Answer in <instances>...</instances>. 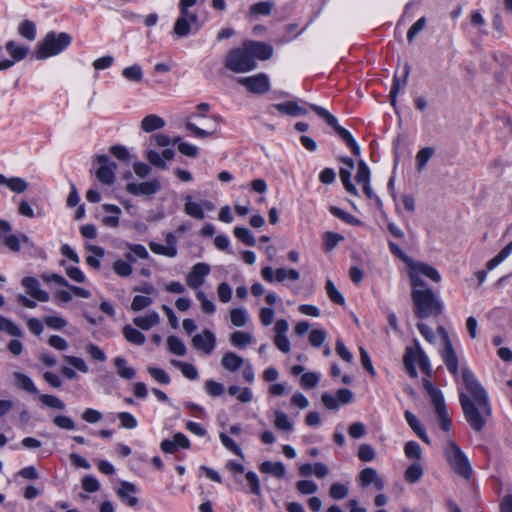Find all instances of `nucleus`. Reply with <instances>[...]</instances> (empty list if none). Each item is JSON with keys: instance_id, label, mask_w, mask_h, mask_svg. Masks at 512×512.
Returning a JSON list of instances; mask_svg holds the SVG:
<instances>
[{"instance_id": "nucleus-52", "label": "nucleus", "mask_w": 512, "mask_h": 512, "mask_svg": "<svg viewBox=\"0 0 512 512\" xmlns=\"http://www.w3.org/2000/svg\"><path fill=\"white\" fill-rule=\"evenodd\" d=\"M173 144H178V150L181 154L188 157H196L198 154V148L187 142L181 141L180 137L173 139Z\"/></svg>"}, {"instance_id": "nucleus-1", "label": "nucleus", "mask_w": 512, "mask_h": 512, "mask_svg": "<svg viewBox=\"0 0 512 512\" xmlns=\"http://www.w3.org/2000/svg\"><path fill=\"white\" fill-rule=\"evenodd\" d=\"M462 379L468 393L459 392V402L464 417L474 431H481L488 417L491 406L486 390L467 368L462 370Z\"/></svg>"}, {"instance_id": "nucleus-64", "label": "nucleus", "mask_w": 512, "mask_h": 512, "mask_svg": "<svg viewBox=\"0 0 512 512\" xmlns=\"http://www.w3.org/2000/svg\"><path fill=\"white\" fill-rule=\"evenodd\" d=\"M117 417L120 421L121 427L125 429H134L138 425L137 419L128 412H120Z\"/></svg>"}, {"instance_id": "nucleus-3", "label": "nucleus", "mask_w": 512, "mask_h": 512, "mask_svg": "<svg viewBox=\"0 0 512 512\" xmlns=\"http://www.w3.org/2000/svg\"><path fill=\"white\" fill-rule=\"evenodd\" d=\"M411 297L416 317L425 319L437 317L442 313V304L430 288H413Z\"/></svg>"}, {"instance_id": "nucleus-39", "label": "nucleus", "mask_w": 512, "mask_h": 512, "mask_svg": "<svg viewBox=\"0 0 512 512\" xmlns=\"http://www.w3.org/2000/svg\"><path fill=\"white\" fill-rule=\"evenodd\" d=\"M5 48L15 61L24 59L28 54V49L26 47L18 45L13 41L7 42Z\"/></svg>"}, {"instance_id": "nucleus-23", "label": "nucleus", "mask_w": 512, "mask_h": 512, "mask_svg": "<svg viewBox=\"0 0 512 512\" xmlns=\"http://www.w3.org/2000/svg\"><path fill=\"white\" fill-rule=\"evenodd\" d=\"M160 322L157 312L152 311L145 316H138L133 319V323L142 330H149Z\"/></svg>"}, {"instance_id": "nucleus-50", "label": "nucleus", "mask_w": 512, "mask_h": 512, "mask_svg": "<svg viewBox=\"0 0 512 512\" xmlns=\"http://www.w3.org/2000/svg\"><path fill=\"white\" fill-rule=\"evenodd\" d=\"M122 75L127 80L134 82H140L143 78L142 68L137 64L124 68Z\"/></svg>"}, {"instance_id": "nucleus-58", "label": "nucleus", "mask_w": 512, "mask_h": 512, "mask_svg": "<svg viewBox=\"0 0 512 512\" xmlns=\"http://www.w3.org/2000/svg\"><path fill=\"white\" fill-rule=\"evenodd\" d=\"M427 20L425 17L419 18L408 30L407 40L412 43L419 32L426 27Z\"/></svg>"}, {"instance_id": "nucleus-36", "label": "nucleus", "mask_w": 512, "mask_h": 512, "mask_svg": "<svg viewBox=\"0 0 512 512\" xmlns=\"http://www.w3.org/2000/svg\"><path fill=\"white\" fill-rule=\"evenodd\" d=\"M434 154L435 149L433 147H425L418 151L416 154V167L419 172L426 167L427 162Z\"/></svg>"}, {"instance_id": "nucleus-29", "label": "nucleus", "mask_w": 512, "mask_h": 512, "mask_svg": "<svg viewBox=\"0 0 512 512\" xmlns=\"http://www.w3.org/2000/svg\"><path fill=\"white\" fill-rule=\"evenodd\" d=\"M103 209L106 212H111L114 214L111 216H105L102 219L103 224L107 227L116 228L119 225V215L121 214L120 208L113 204H104Z\"/></svg>"}, {"instance_id": "nucleus-15", "label": "nucleus", "mask_w": 512, "mask_h": 512, "mask_svg": "<svg viewBox=\"0 0 512 512\" xmlns=\"http://www.w3.org/2000/svg\"><path fill=\"white\" fill-rule=\"evenodd\" d=\"M359 482L361 486L367 487L371 484L375 486L377 490H383L385 483L383 479L378 475L376 469L367 467L359 473Z\"/></svg>"}, {"instance_id": "nucleus-8", "label": "nucleus", "mask_w": 512, "mask_h": 512, "mask_svg": "<svg viewBox=\"0 0 512 512\" xmlns=\"http://www.w3.org/2000/svg\"><path fill=\"white\" fill-rule=\"evenodd\" d=\"M237 83L254 94H264L270 90V81L265 73L238 78Z\"/></svg>"}, {"instance_id": "nucleus-37", "label": "nucleus", "mask_w": 512, "mask_h": 512, "mask_svg": "<svg viewBox=\"0 0 512 512\" xmlns=\"http://www.w3.org/2000/svg\"><path fill=\"white\" fill-rule=\"evenodd\" d=\"M512 253V241L508 243L494 258L486 263L488 270H493Z\"/></svg>"}, {"instance_id": "nucleus-41", "label": "nucleus", "mask_w": 512, "mask_h": 512, "mask_svg": "<svg viewBox=\"0 0 512 512\" xmlns=\"http://www.w3.org/2000/svg\"><path fill=\"white\" fill-rule=\"evenodd\" d=\"M414 353L416 355V361L418 362V365H419L420 369L422 370V372L424 374H426L427 376H430L431 367H430L429 359L417 342H416V349H415Z\"/></svg>"}, {"instance_id": "nucleus-7", "label": "nucleus", "mask_w": 512, "mask_h": 512, "mask_svg": "<svg viewBox=\"0 0 512 512\" xmlns=\"http://www.w3.org/2000/svg\"><path fill=\"white\" fill-rule=\"evenodd\" d=\"M409 268H410L409 276H410V280H411V284H412L413 288L426 287V283L422 280L420 275H424V276L430 278L431 280H433L434 282H440V280H441V276L438 273V271L434 267H432L426 263H422V262L414 263L412 261L409 265Z\"/></svg>"}, {"instance_id": "nucleus-51", "label": "nucleus", "mask_w": 512, "mask_h": 512, "mask_svg": "<svg viewBox=\"0 0 512 512\" xmlns=\"http://www.w3.org/2000/svg\"><path fill=\"white\" fill-rule=\"evenodd\" d=\"M329 210L332 215H334L335 217L341 219L342 221H344L348 224L358 225L360 223V221L356 217H354L352 214L342 210L341 208H339L337 206H331L329 208Z\"/></svg>"}, {"instance_id": "nucleus-63", "label": "nucleus", "mask_w": 512, "mask_h": 512, "mask_svg": "<svg viewBox=\"0 0 512 512\" xmlns=\"http://www.w3.org/2000/svg\"><path fill=\"white\" fill-rule=\"evenodd\" d=\"M319 376L315 372L303 373L300 378V383L303 388L311 389L318 385Z\"/></svg>"}, {"instance_id": "nucleus-35", "label": "nucleus", "mask_w": 512, "mask_h": 512, "mask_svg": "<svg viewBox=\"0 0 512 512\" xmlns=\"http://www.w3.org/2000/svg\"><path fill=\"white\" fill-rule=\"evenodd\" d=\"M423 467L420 463L414 462L407 467L404 477L408 483L414 484L423 476Z\"/></svg>"}, {"instance_id": "nucleus-6", "label": "nucleus", "mask_w": 512, "mask_h": 512, "mask_svg": "<svg viewBox=\"0 0 512 512\" xmlns=\"http://www.w3.org/2000/svg\"><path fill=\"white\" fill-rule=\"evenodd\" d=\"M310 107L319 117L323 118L326 121V123L334 129V131L351 148L352 153L354 155L358 156L360 154L359 145L357 144L351 133L338 124V120L334 115H332L325 108L318 106L316 104H311Z\"/></svg>"}, {"instance_id": "nucleus-44", "label": "nucleus", "mask_w": 512, "mask_h": 512, "mask_svg": "<svg viewBox=\"0 0 512 512\" xmlns=\"http://www.w3.org/2000/svg\"><path fill=\"white\" fill-rule=\"evenodd\" d=\"M326 292L329 297V299L338 305H344L345 299L343 295L338 291L337 287L333 283L332 280L328 279L326 281Z\"/></svg>"}, {"instance_id": "nucleus-11", "label": "nucleus", "mask_w": 512, "mask_h": 512, "mask_svg": "<svg viewBox=\"0 0 512 512\" xmlns=\"http://www.w3.org/2000/svg\"><path fill=\"white\" fill-rule=\"evenodd\" d=\"M161 189V182L158 179H152L141 183H128L126 191L134 196H151Z\"/></svg>"}, {"instance_id": "nucleus-30", "label": "nucleus", "mask_w": 512, "mask_h": 512, "mask_svg": "<svg viewBox=\"0 0 512 512\" xmlns=\"http://www.w3.org/2000/svg\"><path fill=\"white\" fill-rule=\"evenodd\" d=\"M434 409H435V412H436V414L438 416V419L440 421L441 428L444 431H449L451 429L452 422H451L450 416L448 414L445 401L437 403L436 405H434Z\"/></svg>"}, {"instance_id": "nucleus-55", "label": "nucleus", "mask_w": 512, "mask_h": 512, "mask_svg": "<svg viewBox=\"0 0 512 512\" xmlns=\"http://www.w3.org/2000/svg\"><path fill=\"white\" fill-rule=\"evenodd\" d=\"M112 267L113 271L121 277H128L132 274L133 271L131 264L122 259L116 260Z\"/></svg>"}, {"instance_id": "nucleus-24", "label": "nucleus", "mask_w": 512, "mask_h": 512, "mask_svg": "<svg viewBox=\"0 0 512 512\" xmlns=\"http://www.w3.org/2000/svg\"><path fill=\"white\" fill-rule=\"evenodd\" d=\"M114 365L118 376L122 379L131 380L136 376L135 369L127 365V360L124 357H116L114 359Z\"/></svg>"}, {"instance_id": "nucleus-31", "label": "nucleus", "mask_w": 512, "mask_h": 512, "mask_svg": "<svg viewBox=\"0 0 512 512\" xmlns=\"http://www.w3.org/2000/svg\"><path fill=\"white\" fill-rule=\"evenodd\" d=\"M193 26L198 28V23H192L190 20L184 18H177L173 27V32L178 37H186L190 34Z\"/></svg>"}, {"instance_id": "nucleus-25", "label": "nucleus", "mask_w": 512, "mask_h": 512, "mask_svg": "<svg viewBox=\"0 0 512 512\" xmlns=\"http://www.w3.org/2000/svg\"><path fill=\"white\" fill-rule=\"evenodd\" d=\"M259 469L262 473L271 474L279 479L283 478L286 473L285 466L281 462L265 461L261 463Z\"/></svg>"}, {"instance_id": "nucleus-59", "label": "nucleus", "mask_w": 512, "mask_h": 512, "mask_svg": "<svg viewBox=\"0 0 512 512\" xmlns=\"http://www.w3.org/2000/svg\"><path fill=\"white\" fill-rule=\"evenodd\" d=\"M348 493V487L340 483H333L329 489L330 496L335 500H341L346 498Z\"/></svg>"}, {"instance_id": "nucleus-57", "label": "nucleus", "mask_w": 512, "mask_h": 512, "mask_svg": "<svg viewBox=\"0 0 512 512\" xmlns=\"http://www.w3.org/2000/svg\"><path fill=\"white\" fill-rule=\"evenodd\" d=\"M274 425L277 429L283 431H291L293 429V425L289 421L287 415L281 411H277L275 413Z\"/></svg>"}, {"instance_id": "nucleus-33", "label": "nucleus", "mask_w": 512, "mask_h": 512, "mask_svg": "<svg viewBox=\"0 0 512 512\" xmlns=\"http://www.w3.org/2000/svg\"><path fill=\"white\" fill-rule=\"evenodd\" d=\"M230 341L235 347L244 348L253 342V336L248 332L235 331L231 334Z\"/></svg>"}, {"instance_id": "nucleus-21", "label": "nucleus", "mask_w": 512, "mask_h": 512, "mask_svg": "<svg viewBox=\"0 0 512 512\" xmlns=\"http://www.w3.org/2000/svg\"><path fill=\"white\" fill-rule=\"evenodd\" d=\"M184 212L195 219L203 220L205 214L201 203L194 202L191 195L185 196Z\"/></svg>"}, {"instance_id": "nucleus-19", "label": "nucleus", "mask_w": 512, "mask_h": 512, "mask_svg": "<svg viewBox=\"0 0 512 512\" xmlns=\"http://www.w3.org/2000/svg\"><path fill=\"white\" fill-rule=\"evenodd\" d=\"M405 419L411 429L417 434V436L425 443L430 444V439L426 434L425 428L423 425L419 422L417 417L410 412L409 410H406L404 413Z\"/></svg>"}, {"instance_id": "nucleus-60", "label": "nucleus", "mask_w": 512, "mask_h": 512, "mask_svg": "<svg viewBox=\"0 0 512 512\" xmlns=\"http://www.w3.org/2000/svg\"><path fill=\"white\" fill-rule=\"evenodd\" d=\"M344 237L338 233L326 232L324 236V248L326 251H331L337 244L342 241Z\"/></svg>"}, {"instance_id": "nucleus-9", "label": "nucleus", "mask_w": 512, "mask_h": 512, "mask_svg": "<svg viewBox=\"0 0 512 512\" xmlns=\"http://www.w3.org/2000/svg\"><path fill=\"white\" fill-rule=\"evenodd\" d=\"M261 276L265 281L269 283H272L274 281L284 282L286 280L297 281L300 278L299 272L293 268H277L274 271L273 268L269 266L264 267L261 270Z\"/></svg>"}, {"instance_id": "nucleus-42", "label": "nucleus", "mask_w": 512, "mask_h": 512, "mask_svg": "<svg viewBox=\"0 0 512 512\" xmlns=\"http://www.w3.org/2000/svg\"><path fill=\"white\" fill-rule=\"evenodd\" d=\"M19 34L29 41H33L36 38V25L30 20H24L18 28Z\"/></svg>"}, {"instance_id": "nucleus-56", "label": "nucleus", "mask_w": 512, "mask_h": 512, "mask_svg": "<svg viewBox=\"0 0 512 512\" xmlns=\"http://www.w3.org/2000/svg\"><path fill=\"white\" fill-rule=\"evenodd\" d=\"M404 452L407 458L419 460L422 457V449L415 441H409L405 444Z\"/></svg>"}, {"instance_id": "nucleus-32", "label": "nucleus", "mask_w": 512, "mask_h": 512, "mask_svg": "<svg viewBox=\"0 0 512 512\" xmlns=\"http://www.w3.org/2000/svg\"><path fill=\"white\" fill-rule=\"evenodd\" d=\"M171 365L181 370L182 374L190 379L195 380L198 377V371L196 367L190 363L182 362L179 360L172 359L170 361Z\"/></svg>"}, {"instance_id": "nucleus-34", "label": "nucleus", "mask_w": 512, "mask_h": 512, "mask_svg": "<svg viewBox=\"0 0 512 512\" xmlns=\"http://www.w3.org/2000/svg\"><path fill=\"white\" fill-rule=\"evenodd\" d=\"M415 362H416V355L414 353V350L411 347H407L404 357H403V363H404L407 373L412 378H416L418 375L416 367H415Z\"/></svg>"}, {"instance_id": "nucleus-40", "label": "nucleus", "mask_w": 512, "mask_h": 512, "mask_svg": "<svg viewBox=\"0 0 512 512\" xmlns=\"http://www.w3.org/2000/svg\"><path fill=\"white\" fill-rule=\"evenodd\" d=\"M167 345L169 351L177 356H184L187 352L185 344L176 336H169L167 338Z\"/></svg>"}, {"instance_id": "nucleus-12", "label": "nucleus", "mask_w": 512, "mask_h": 512, "mask_svg": "<svg viewBox=\"0 0 512 512\" xmlns=\"http://www.w3.org/2000/svg\"><path fill=\"white\" fill-rule=\"evenodd\" d=\"M210 273V266L207 263L195 264L186 277L187 285L192 289H198L204 284L205 277Z\"/></svg>"}, {"instance_id": "nucleus-53", "label": "nucleus", "mask_w": 512, "mask_h": 512, "mask_svg": "<svg viewBox=\"0 0 512 512\" xmlns=\"http://www.w3.org/2000/svg\"><path fill=\"white\" fill-rule=\"evenodd\" d=\"M185 127L194 136L199 137V138L209 137V136L213 135L217 130L216 127H213V129H211V130L202 129V128L198 127L196 124H194L193 122H191L190 120H188L186 122Z\"/></svg>"}, {"instance_id": "nucleus-16", "label": "nucleus", "mask_w": 512, "mask_h": 512, "mask_svg": "<svg viewBox=\"0 0 512 512\" xmlns=\"http://www.w3.org/2000/svg\"><path fill=\"white\" fill-rule=\"evenodd\" d=\"M136 492L137 487L135 484L128 481H122L120 487L117 489L118 497L130 507H134L138 504V498L134 496Z\"/></svg>"}, {"instance_id": "nucleus-2", "label": "nucleus", "mask_w": 512, "mask_h": 512, "mask_svg": "<svg viewBox=\"0 0 512 512\" xmlns=\"http://www.w3.org/2000/svg\"><path fill=\"white\" fill-rule=\"evenodd\" d=\"M272 54L273 48L269 44L247 40L242 46L229 50L223 64L234 73H247L256 68L257 60H267Z\"/></svg>"}, {"instance_id": "nucleus-13", "label": "nucleus", "mask_w": 512, "mask_h": 512, "mask_svg": "<svg viewBox=\"0 0 512 512\" xmlns=\"http://www.w3.org/2000/svg\"><path fill=\"white\" fill-rule=\"evenodd\" d=\"M215 343V335L208 329L194 335L192 338L193 347L205 354H210L214 350Z\"/></svg>"}, {"instance_id": "nucleus-45", "label": "nucleus", "mask_w": 512, "mask_h": 512, "mask_svg": "<svg viewBox=\"0 0 512 512\" xmlns=\"http://www.w3.org/2000/svg\"><path fill=\"white\" fill-rule=\"evenodd\" d=\"M351 171L350 169L340 168L339 176L346 189V191L352 195L357 196L358 190L355 185L351 182Z\"/></svg>"}, {"instance_id": "nucleus-5", "label": "nucleus", "mask_w": 512, "mask_h": 512, "mask_svg": "<svg viewBox=\"0 0 512 512\" xmlns=\"http://www.w3.org/2000/svg\"><path fill=\"white\" fill-rule=\"evenodd\" d=\"M444 456L456 474L465 479H469L472 476L473 470L470 461L456 442L453 440L446 442Z\"/></svg>"}, {"instance_id": "nucleus-62", "label": "nucleus", "mask_w": 512, "mask_h": 512, "mask_svg": "<svg viewBox=\"0 0 512 512\" xmlns=\"http://www.w3.org/2000/svg\"><path fill=\"white\" fill-rule=\"evenodd\" d=\"M297 490L304 495H310L318 490V485L311 480H300L296 483Z\"/></svg>"}, {"instance_id": "nucleus-43", "label": "nucleus", "mask_w": 512, "mask_h": 512, "mask_svg": "<svg viewBox=\"0 0 512 512\" xmlns=\"http://www.w3.org/2000/svg\"><path fill=\"white\" fill-rule=\"evenodd\" d=\"M39 400L43 405L53 409L64 410L66 408L65 403L54 395L41 394Z\"/></svg>"}, {"instance_id": "nucleus-22", "label": "nucleus", "mask_w": 512, "mask_h": 512, "mask_svg": "<svg viewBox=\"0 0 512 512\" xmlns=\"http://www.w3.org/2000/svg\"><path fill=\"white\" fill-rule=\"evenodd\" d=\"M409 73H410V65L408 63H406L404 65V73H403L402 83L397 76H395L393 79V85H392V88L390 91V102H391V105L394 107L396 106L397 96H398V93H399L401 87H405L407 84V79H408Z\"/></svg>"}, {"instance_id": "nucleus-4", "label": "nucleus", "mask_w": 512, "mask_h": 512, "mask_svg": "<svg viewBox=\"0 0 512 512\" xmlns=\"http://www.w3.org/2000/svg\"><path fill=\"white\" fill-rule=\"evenodd\" d=\"M72 38L66 32H48L38 43L35 57L44 60L62 53L70 44Z\"/></svg>"}, {"instance_id": "nucleus-54", "label": "nucleus", "mask_w": 512, "mask_h": 512, "mask_svg": "<svg viewBox=\"0 0 512 512\" xmlns=\"http://www.w3.org/2000/svg\"><path fill=\"white\" fill-rule=\"evenodd\" d=\"M89 250L94 254V255H89L87 256L86 258V263L95 268V269H98L100 267V261L98 258H101L104 256V249L99 247V246H91L89 248Z\"/></svg>"}, {"instance_id": "nucleus-48", "label": "nucleus", "mask_w": 512, "mask_h": 512, "mask_svg": "<svg viewBox=\"0 0 512 512\" xmlns=\"http://www.w3.org/2000/svg\"><path fill=\"white\" fill-rule=\"evenodd\" d=\"M423 386H424L425 390L427 391L428 395L430 396L433 406L436 405L437 403L444 401L442 392L440 390L436 389L427 378L423 379Z\"/></svg>"}, {"instance_id": "nucleus-46", "label": "nucleus", "mask_w": 512, "mask_h": 512, "mask_svg": "<svg viewBox=\"0 0 512 512\" xmlns=\"http://www.w3.org/2000/svg\"><path fill=\"white\" fill-rule=\"evenodd\" d=\"M230 320L236 327H243L247 324V313L242 308H234L230 310Z\"/></svg>"}, {"instance_id": "nucleus-28", "label": "nucleus", "mask_w": 512, "mask_h": 512, "mask_svg": "<svg viewBox=\"0 0 512 512\" xmlns=\"http://www.w3.org/2000/svg\"><path fill=\"white\" fill-rule=\"evenodd\" d=\"M122 333L125 339L132 344L142 345L145 343V335L131 325H125L122 329Z\"/></svg>"}, {"instance_id": "nucleus-49", "label": "nucleus", "mask_w": 512, "mask_h": 512, "mask_svg": "<svg viewBox=\"0 0 512 512\" xmlns=\"http://www.w3.org/2000/svg\"><path fill=\"white\" fill-rule=\"evenodd\" d=\"M149 248L151 251L155 254L163 255L166 257L173 258L177 255V248L176 247H168L156 242H150Z\"/></svg>"}, {"instance_id": "nucleus-18", "label": "nucleus", "mask_w": 512, "mask_h": 512, "mask_svg": "<svg viewBox=\"0 0 512 512\" xmlns=\"http://www.w3.org/2000/svg\"><path fill=\"white\" fill-rule=\"evenodd\" d=\"M271 108H274L277 111H279L280 113L289 115V116L306 115L308 113L306 109L300 107L294 101H287L284 103L274 104L271 106Z\"/></svg>"}, {"instance_id": "nucleus-14", "label": "nucleus", "mask_w": 512, "mask_h": 512, "mask_svg": "<svg viewBox=\"0 0 512 512\" xmlns=\"http://www.w3.org/2000/svg\"><path fill=\"white\" fill-rule=\"evenodd\" d=\"M21 283L26 292L35 300L40 302H48L50 300L49 293L40 288V283L35 277H24Z\"/></svg>"}, {"instance_id": "nucleus-27", "label": "nucleus", "mask_w": 512, "mask_h": 512, "mask_svg": "<svg viewBox=\"0 0 512 512\" xmlns=\"http://www.w3.org/2000/svg\"><path fill=\"white\" fill-rule=\"evenodd\" d=\"M13 377L15 379L16 385L19 388H21L31 394L39 393V391H38L37 387L35 386V384L33 383L32 379L30 377H28L26 374H23L21 372H14Z\"/></svg>"}, {"instance_id": "nucleus-10", "label": "nucleus", "mask_w": 512, "mask_h": 512, "mask_svg": "<svg viewBox=\"0 0 512 512\" xmlns=\"http://www.w3.org/2000/svg\"><path fill=\"white\" fill-rule=\"evenodd\" d=\"M96 161L100 165L96 171L97 179L105 185H111L115 181V173L117 165L114 162H110L108 156L98 155Z\"/></svg>"}, {"instance_id": "nucleus-17", "label": "nucleus", "mask_w": 512, "mask_h": 512, "mask_svg": "<svg viewBox=\"0 0 512 512\" xmlns=\"http://www.w3.org/2000/svg\"><path fill=\"white\" fill-rule=\"evenodd\" d=\"M442 359L447 366V369L454 375H458V357L453 348L451 341H447V345L441 351Z\"/></svg>"}, {"instance_id": "nucleus-20", "label": "nucleus", "mask_w": 512, "mask_h": 512, "mask_svg": "<svg viewBox=\"0 0 512 512\" xmlns=\"http://www.w3.org/2000/svg\"><path fill=\"white\" fill-rule=\"evenodd\" d=\"M244 364V359L234 352H227L221 359V365L229 372H235Z\"/></svg>"}, {"instance_id": "nucleus-47", "label": "nucleus", "mask_w": 512, "mask_h": 512, "mask_svg": "<svg viewBox=\"0 0 512 512\" xmlns=\"http://www.w3.org/2000/svg\"><path fill=\"white\" fill-rule=\"evenodd\" d=\"M234 235L247 246H254L256 244L255 237L252 235L250 230L245 227H235Z\"/></svg>"}, {"instance_id": "nucleus-26", "label": "nucleus", "mask_w": 512, "mask_h": 512, "mask_svg": "<svg viewBox=\"0 0 512 512\" xmlns=\"http://www.w3.org/2000/svg\"><path fill=\"white\" fill-rule=\"evenodd\" d=\"M164 126H165V121L161 117H159L155 114L147 115L141 121V128L144 132H147V133L161 129Z\"/></svg>"}, {"instance_id": "nucleus-38", "label": "nucleus", "mask_w": 512, "mask_h": 512, "mask_svg": "<svg viewBox=\"0 0 512 512\" xmlns=\"http://www.w3.org/2000/svg\"><path fill=\"white\" fill-rule=\"evenodd\" d=\"M0 331H4L13 337H22L23 332L20 327H18L11 320L0 315Z\"/></svg>"}, {"instance_id": "nucleus-61", "label": "nucleus", "mask_w": 512, "mask_h": 512, "mask_svg": "<svg viewBox=\"0 0 512 512\" xmlns=\"http://www.w3.org/2000/svg\"><path fill=\"white\" fill-rule=\"evenodd\" d=\"M273 9V3L269 1L257 2L250 7V13L257 15H269Z\"/></svg>"}]
</instances>
